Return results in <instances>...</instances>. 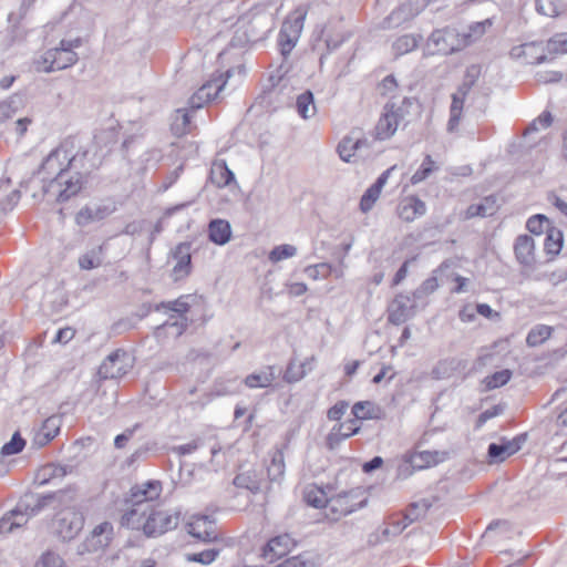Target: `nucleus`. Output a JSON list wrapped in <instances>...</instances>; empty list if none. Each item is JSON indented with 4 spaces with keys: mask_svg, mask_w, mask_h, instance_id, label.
<instances>
[{
    "mask_svg": "<svg viewBox=\"0 0 567 567\" xmlns=\"http://www.w3.org/2000/svg\"><path fill=\"white\" fill-rule=\"evenodd\" d=\"M89 151L75 137H68L51 151L42 163L41 171L53 176L43 185L49 202L63 203L80 193L84 177L93 165H87Z\"/></svg>",
    "mask_w": 567,
    "mask_h": 567,
    "instance_id": "nucleus-1",
    "label": "nucleus"
},
{
    "mask_svg": "<svg viewBox=\"0 0 567 567\" xmlns=\"http://www.w3.org/2000/svg\"><path fill=\"white\" fill-rule=\"evenodd\" d=\"M81 45L82 40L80 38L61 40L56 48L47 50L41 58L37 60V69L50 73L74 65L79 60L74 50Z\"/></svg>",
    "mask_w": 567,
    "mask_h": 567,
    "instance_id": "nucleus-2",
    "label": "nucleus"
},
{
    "mask_svg": "<svg viewBox=\"0 0 567 567\" xmlns=\"http://www.w3.org/2000/svg\"><path fill=\"white\" fill-rule=\"evenodd\" d=\"M307 13L308 6L300 4L286 17L281 24L278 47L285 59L291 53L300 38Z\"/></svg>",
    "mask_w": 567,
    "mask_h": 567,
    "instance_id": "nucleus-3",
    "label": "nucleus"
},
{
    "mask_svg": "<svg viewBox=\"0 0 567 567\" xmlns=\"http://www.w3.org/2000/svg\"><path fill=\"white\" fill-rule=\"evenodd\" d=\"M245 65L243 63L237 66L228 69L225 74H218L217 76H213L209 81L204 83L196 93L190 97V107L192 110L200 109L205 103L214 101L218 97L220 91L224 89L228 79L238 74L241 78V82L245 76Z\"/></svg>",
    "mask_w": 567,
    "mask_h": 567,
    "instance_id": "nucleus-4",
    "label": "nucleus"
},
{
    "mask_svg": "<svg viewBox=\"0 0 567 567\" xmlns=\"http://www.w3.org/2000/svg\"><path fill=\"white\" fill-rule=\"evenodd\" d=\"M466 47L465 38L455 28L446 27L434 30L426 41L430 54H452Z\"/></svg>",
    "mask_w": 567,
    "mask_h": 567,
    "instance_id": "nucleus-5",
    "label": "nucleus"
},
{
    "mask_svg": "<svg viewBox=\"0 0 567 567\" xmlns=\"http://www.w3.org/2000/svg\"><path fill=\"white\" fill-rule=\"evenodd\" d=\"M405 104H410L408 97L402 100L401 105H398L393 101L385 103L383 112L373 130L374 140L385 141L395 134L400 122L404 117L403 106Z\"/></svg>",
    "mask_w": 567,
    "mask_h": 567,
    "instance_id": "nucleus-6",
    "label": "nucleus"
},
{
    "mask_svg": "<svg viewBox=\"0 0 567 567\" xmlns=\"http://www.w3.org/2000/svg\"><path fill=\"white\" fill-rule=\"evenodd\" d=\"M365 503L367 498L362 497L361 491L351 489L349 492H343L330 497L326 515L331 520H338L341 517L363 507Z\"/></svg>",
    "mask_w": 567,
    "mask_h": 567,
    "instance_id": "nucleus-7",
    "label": "nucleus"
},
{
    "mask_svg": "<svg viewBox=\"0 0 567 567\" xmlns=\"http://www.w3.org/2000/svg\"><path fill=\"white\" fill-rule=\"evenodd\" d=\"M83 526L84 516L75 506H69L59 512L54 522L55 533L63 540L75 538Z\"/></svg>",
    "mask_w": 567,
    "mask_h": 567,
    "instance_id": "nucleus-8",
    "label": "nucleus"
},
{
    "mask_svg": "<svg viewBox=\"0 0 567 567\" xmlns=\"http://www.w3.org/2000/svg\"><path fill=\"white\" fill-rule=\"evenodd\" d=\"M132 368V355L123 349H116L102 362L99 368V375L102 379H120L127 374Z\"/></svg>",
    "mask_w": 567,
    "mask_h": 567,
    "instance_id": "nucleus-9",
    "label": "nucleus"
},
{
    "mask_svg": "<svg viewBox=\"0 0 567 567\" xmlns=\"http://www.w3.org/2000/svg\"><path fill=\"white\" fill-rule=\"evenodd\" d=\"M415 299L413 295L396 293L386 307L388 322L393 326H400L410 320L415 315Z\"/></svg>",
    "mask_w": 567,
    "mask_h": 567,
    "instance_id": "nucleus-10",
    "label": "nucleus"
},
{
    "mask_svg": "<svg viewBox=\"0 0 567 567\" xmlns=\"http://www.w3.org/2000/svg\"><path fill=\"white\" fill-rule=\"evenodd\" d=\"M151 509L152 504H130V508L121 517V525L133 530H142L145 536L153 534L156 529L147 522Z\"/></svg>",
    "mask_w": 567,
    "mask_h": 567,
    "instance_id": "nucleus-11",
    "label": "nucleus"
},
{
    "mask_svg": "<svg viewBox=\"0 0 567 567\" xmlns=\"http://www.w3.org/2000/svg\"><path fill=\"white\" fill-rule=\"evenodd\" d=\"M163 492V484L158 480H148L131 487L126 504H152L158 499Z\"/></svg>",
    "mask_w": 567,
    "mask_h": 567,
    "instance_id": "nucleus-12",
    "label": "nucleus"
},
{
    "mask_svg": "<svg viewBox=\"0 0 567 567\" xmlns=\"http://www.w3.org/2000/svg\"><path fill=\"white\" fill-rule=\"evenodd\" d=\"M297 545L296 539L288 533L270 538L261 549V557L269 563L288 555Z\"/></svg>",
    "mask_w": 567,
    "mask_h": 567,
    "instance_id": "nucleus-13",
    "label": "nucleus"
},
{
    "mask_svg": "<svg viewBox=\"0 0 567 567\" xmlns=\"http://www.w3.org/2000/svg\"><path fill=\"white\" fill-rule=\"evenodd\" d=\"M181 520V514L178 512H166L155 509L152 504V509L148 514V520L154 529H156L153 534H146L147 537H156L161 536L164 533L176 528Z\"/></svg>",
    "mask_w": 567,
    "mask_h": 567,
    "instance_id": "nucleus-14",
    "label": "nucleus"
},
{
    "mask_svg": "<svg viewBox=\"0 0 567 567\" xmlns=\"http://www.w3.org/2000/svg\"><path fill=\"white\" fill-rule=\"evenodd\" d=\"M514 254L516 261L524 268L533 269L536 265V248L533 237L523 234L518 235L514 241Z\"/></svg>",
    "mask_w": 567,
    "mask_h": 567,
    "instance_id": "nucleus-15",
    "label": "nucleus"
},
{
    "mask_svg": "<svg viewBox=\"0 0 567 567\" xmlns=\"http://www.w3.org/2000/svg\"><path fill=\"white\" fill-rule=\"evenodd\" d=\"M188 533L203 542H212L217 538L215 522L207 515H195L187 524Z\"/></svg>",
    "mask_w": 567,
    "mask_h": 567,
    "instance_id": "nucleus-16",
    "label": "nucleus"
},
{
    "mask_svg": "<svg viewBox=\"0 0 567 567\" xmlns=\"http://www.w3.org/2000/svg\"><path fill=\"white\" fill-rule=\"evenodd\" d=\"M546 51L542 42H529L514 47L511 55L524 60L527 64H539L546 60Z\"/></svg>",
    "mask_w": 567,
    "mask_h": 567,
    "instance_id": "nucleus-17",
    "label": "nucleus"
},
{
    "mask_svg": "<svg viewBox=\"0 0 567 567\" xmlns=\"http://www.w3.org/2000/svg\"><path fill=\"white\" fill-rule=\"evenodd\" d=\"M426 212L425 203L415 195L403 197L396 206V215L406 223L413 221Z\"/></svg>",
    "mask_w": 567,
    "mask_h": 567,
    "instance_id": "nucleus-18",
    "label": "nucleus"
},
{
    "mask_svg": "<svg viewBox=\"0 0 567 567\" xmlns=\"http://www.w3.org/2000/svg\"><path fill=\"white\" fill-rule=\"evenodd\" d=\"M176 264L173 268L174 280H181L187 277L192 270L190 244L179 243L172 251Z\"/></svg>",
    "mask_w": 567,
    "mask_h": 567,
    "instance_id": "nucleus-19",
    "label": "nucleus"
},
{
    "mask_svg": "<svg viewBox=\"0 0 567 567\" xmlns=\"http://www.w3.org/2000/svg\"><path fill=\"white\" fill-rule=\"evenodd\" d=\"M61 425L62 420L59 415H52L45 419L33 435V445L43 447L49 444L60 433Z\"/></svg>",
    "mask_w": 567,
    "mask_h": 567,
    "instance_id": "nucleus-20",
    "label": "nucleus"
},
{
    "mask_svg": "<svg viewBox=\"0 0 567 567\" xmlns=\"http://www.w3.org/2000/svg\"><path fill=\"white\" fill-rule=\"evenodd\" d=\"M524 441L525 437L523 435L516 436L512 440L502 439L499 443L489 444L488 456L496 462H503L518 452Z\"/></svg>",
    "mask_w": 567,
    "mask_h": 567,
    "instance_id": "nucleus-21",
    "label": "nucleus"
},
{
    "mask_svg": "<svg viewBox=\"0 0 567 567\" xmlns=\"http://www.w3.org/2000/svg\"><path fill=\"white\" fill-rule=\"evenodd\" d=\"M66 498H72V496L68 492L60 491L53 495L44 496L42 498V502L38 505V508H32L30 514L28 513V507H25V509L23 511L21 508V505H18L14 509L10 511L9 514L12 516L11 518L14 523L16 528H20L28 523L30 516L34 515L37 511H39L40 507H42L47 503V501L58 499L59 502H63Z\"/></svg>",
    "mask_w": 567,
    "mask_h": 567,
    "instance_id": "nucleus-22",
    "label": "nucleus"
},
{
    "mask_svg": "<svg viewBox=\"0 0 567 567\" xmlns=\"http://www.w3.org/2000/svg\"><path fill=\"white\" fill-rule=\"evenodd\" d=\"M393 169L394 167H390L386 171H384L362 195L360 200V209L362 213H368L369 210L372 209L373 205L380 197L381 190L385 183L388 182V178Z\"/></svg>",
    "mask_w": 567,
    "mask_h": 567,
    "instance_id": "nucleus-23",
    "label": "nucleus"
},
{
    "mask_svg": "<svg viewBox=\"0 0 567 567\" xmlns=\"http://www.w3.org/2000/svg\"><path fill=\"white\" fill-rule=\"evenodd\" d=\"M449 453L445 451H420L414 452L408 457V462L414 468H426L435 466L447 458Z\"/></svg>",
    "mask_w": 567,
    "mask_h": 567,
    "instance_id": "nucleus-24",
    "label": "nucleus"
},
{
    "mask_svg": "<svg viewBox=\"0 0 567 567\" xmlns=\"http://www.w3.org/2000/svg\"><path fill=\"white\" fill-rule=\"evenodd\" d=\"M209 182L218 188L236 183L234 173L228 168L224 159H215L212 163Z\"/></svg>",
    "mask_w": 567,
    "mask_h": 567,
    "instance_id": "nucleus-25",
    "label": "nucleus"
},
{
    "mask_svg": "<svg viewBox=\"0 0 567 567\" xmlns=\"http://www.w3.org/2000/svg\"><path fill=\"white\" fill-rule=\"evenodd\" d=\"M114 528L110 522H103L94 527L87 542L90 549H103L110 545L113 539Z\"/></svg>",
    "mask_w": 567,
    "mask_h": 567,
    "instance_id": "nucleus-26",
    "label": "nucleus"
},
{
    "mask_svg": "<svg viewBox=\"0 0 567 567\" xmlns=\"http://www.w3.org/2000/svg\"><path fill=\"white\" fill-rule=\"evenodd\" d=\"M363 146H369V142L367 138L344 136L339 143L337 151L342 161L351 162L357 151H359Z\"/></svg>",
    "mask_w": 567,
    "mask_h": 567,
    "instance_id": "nucleus-27",
    "label": "nucleus"
},
{
    "mask_svg": "<svg viewBox=\"0 0 567 567\" xmlns=\"http://www.w3.org/2000/svg\"><path fill=\"white\" fill-rule=\"evenodd\" d=\"M409 523L406 518H404L402 513H394L386 517L381 528L382 539H389L390 537L398 536L401 534L406 527Z\"/></svg>",
    "mask_w": 567,
    "mask_h": 567,
    "instance_id": "nucleus-28",
    "label": "nucleus"
},
{
    "mask_svg": "<svg viewBox=\"0 0 567 567\" xmlns=\"http://www.w3.org/2000/svg\"><path fill=\"white\" fill-rule=\"evenodd\" d=\"M112 210L107 206L83 207L75 217L76 224L86 226L90 223L99 221L106 218Z\"/></svg>",
    "mask_w": 567,
    "mask_h": 567,
    "instance_id": "nucleus-29",
    "label": "nucleus"
},
{
    "mask_svg": "<svg viewBox=\"0 0 567 567\" xmlns=\"http://www.w3.org/2000/svg\"><path fill=\"white\" fill-rule=\"evenodd\" d=\"M209 239L216 245H225L231 236L230 225L225 219H214L208 225Z\"/></svg>",
    "mask_w": 567,
    "mask_h": 567,
    "instance_id": "nucleus-30",
    "label": "nucleus"
},
{
    "mask_svg": "<svg viewBox=\"0 0 567 567\" xmlns=\"http://www.w3.org/2000/svg\"><path fill=\"white\" fill-rule=\"evenodd\" d=\"M104 259V246H95L82 255H80L78 262L82 270H92L102 266Z\"/></svg>",
    "mask_w": 567,
    "mask_h": 567,
    "instance_id": "nucleus-31",
    "label": "nucleus"
},
{
    "mask_svg": "<svg viewBox=\"0 0 567 567\" xmlns=\"http://www.w3.org/2000/svg\"><path fill=\"white\" fill-rule=\"evenodd\" d=\"M421 40L422 37L420 34H403L396 38L392 43L394 58H400L414 51L419 47Z\"/></svg>",
    "mask_w": 567,
    "mask_h": 567,
    "instance_id": "nucleus-32",
    "label": "nucleus"
},
{
    "mask_svg": "<svg viewBox=\"0 0 567 567\" xmlns=\"http://www.w3.org/2000/svg\"><path fill=\"white\" fill-rule=\"evenodd\" d=\"M496 210V200L492 196L485 197L482 202L472 204L464 213L465 219L475 217L492 216Z\"/></svg>",
    "mask_w": 567,
    "mask_h": 567,
    "instance_id": "nucleus-33",
    "label": "nucleus"
},
{
    "mask_svg": "<svg viewBox=\"0 0 567 567\" xmlns=\"http://www.w3.org/2000/svg\"><path fill=\"white\" fill-rule=\"evenodd\" d=\"M303 499L315 508H328L330 497H328V492L324 488L310 485L303 492Z\"/></svg>",
    "mask_w": 567,
    "mask_h": 567,
    "instance_id": "nucleus-34",
    "label": "nucleus"
},
{
    "mask_svg": "<svg viewBox=\"0 0 567 567\" xmlns=\"http://www.w3.org/2000/svg\"><path fill=\"white\" fill-rule=\"evenodd\" d=\"M563 233L556 227H550L546 231V238L544 243V250L551 258L556 257L563 248Z\"/></svg>",
    "mask_w": 567,
    "mask_h": 567,
    "instance_id": "nucleus-35",
    "label": "nucleus"
},
{
    "mask_svg": "<svg viewBox=\"0 0 567 567\" xmlns=\"http://www.w3.org/2000/svg\"><path fill=\"white\" fill-rule=\"evenodd\" d=\"M465 97H466V95H463L462 93H460V89L457 90L456 93H454L452 95V103H451V107H450V120L447 123V130L450 132L455 131L460 124Z\"/></svg>",
    "mask_w": 567,
    "mask_h": 567,
    "instance_id": "nucleus-36",
    "label": "nucleus"
},
{
    "mask_svg": "<svg viewBox=\"0 0 567 567\" xmlns=\"http://www.w3.org/2000/svg\"><path fill=\"white\" fill-rule=\"evenodd\" d=\"M351 413L360 420L378 419L380 408L371 401H359L352 405Z\"/></svg>",
    "mask_w": 567,
    "mask_h": 567,
    "instance_id": "nucleus-37",
    "label": "nucleus"
},
{
    "mask_svg": "<svg viewBox=\"0 0 567 567\" xmlns=\"http://www.w3.org/2000/svg\"><path fill=\"white\" fill-rule=\"evenodd\" d=\"M267 473L271 481L282 477L285 473V456L282 451L276 449L270 453V462L267 465Z\"/></svg>",
    "mask_w": 567,
    "mask_h": 567,
    "instance_id": "nucleus-38",
    "label": "nucleus"
},
{
    "mask_svg": "<svg viewBox=\"0 0 567 567\" xmlns=\"http://www.w3.org/2000/svg\"><path fill=\"white\" fill-rule=\"evenodd\" d=\"M296 109L298 114L308 120L316 114V105L313 100V94L310 91H306L301 93L296 101Z\"/></svg>",
    "mask_w": 567,
    "mask_h": 567,
    "instance_id": "nucleus-39",
    "label": "nucleus"
},
{
    "mask_svg": "<svg viewBox=\"0 0 567 567\" xmlns=\"http://www.w3.org/2000/svg\"><path fill=\"white\" fill-rule=\"evenodd\" d=\"M172 131L177 136H183L192 131L190 114L187 110H177L172 123Z\"/></svg>",
    "mask_w": 567,
    "mask_h": 567,
    "instance_id": "nucleus-40",
    "label": "nucleus"
},
{
    "mask_svg": "<svg viewBox=\"0 0 567 567\" xmlns=\"http://www.w3.org/2000/svg\"><path fill=\"white\" fill-rule=\"evenodd\" d=\"M553 328L546 324L535 326L526 337V343L528 347H537L544 343L550 338Z\"/></svg>",
    "mask_w": 567,
    "mask_h": 567,
    "instance_id": "nucleus-41",
    "label": "nucleus"
},
{
    "mask_svg": "<svg viewBox=\"0 0 567 567\" xmlns=\"http://www.w3.org/2000/svg\"><path fill=\"white\" fill-rule=\"evenodd\" d=\"M353 436V434H347V430L343 429V425L337 423L332 426L330 432L327 434L324 440V445L328 450L333 451L347 439Z\"/></svg>",
    "mask_w": 567,
    "mask_h": 567,
    "instance_id": "nucleus-42",
    "label": "nucleus"
},
{
    "mask_svg": "<svg viewBox=\"0 0 567 567\" xmlns=\"http://www.w3.org/2000/svg\"><path fill=\"white\" fill-rule=\"evenodd\" d=\"M492 25L493 21L491 19L472 23L468 28V32L462 33L465 38L466 47L482 38Z\"/></svg>",
    "mask_w": 567,
    "mask_h": 567,
    "instance_id": "nucleus-43",
    "label": "nucleus"
},
{
    "mask_svg": "<svg viewBox=\"0 0 567 567\" xmlns=\"http://www.w3.org/2000/svg\"><path fill=\"white\" fill-rule=\"evenodd\" d=\"M275 379V368L269 365L258 373L250 374V386L266 388L271 385Z\"/></svg>",
    "mask_w": 567,
    "mask_h": 567,
    "instance_id": "nucleus-44",
    "label": "nucleus"
},
{
    "mask_svg": "<svg viewBox=\"0 0 567 567\" xmlns=\"http://www.w3.org/2000/svg\"><path fill=\"white\" fill-rule=\"evenodd\" d=\"M482 68L478 64H472L466 68L463 83L460 85V93L467 95L472 86L481 76Z\"/></svg>",
    "mask_w": 567,
    "mask_h": 567,
    "instance_id": "nucleus-45",
    "label": "nucleus"
},
{
    "mask_svg": "<svg viewBox=\"0 0 567 567\" xmlns=\"http://www.w3.org/2000/svg\"><path fill=\"white\" fill-rule=\"evenodd\" d=\"M553 227L550 220L545 215H534L526 221V228L534 235L546 233L548 228Z\"/></svg>",
    "mask_w": 567,
    "mask_h": 567,
    "instance_id": "nucleus-46",
    "label": "nucleus"
},
{
    "mask_svg": "<svg viewBox=\"0 0 567 567\" xmlns=\"http://www.w3.org/2000/svg\"><path fill=\"white\" fill-rule=\"evenodd\" d=\"M437 167L431 155H425L423 163L411 177L412 184H419L426 179Z\"/></svg>",
    "mask_w": 567,
    "mask_h": 567,
    "instance_id": "nucleus-47",
    "label": "nucleus"
},
{
    "mask_svg": "<svg viewBox=\"0 0 567 567\" xmlns=\"http://www.w3.org/2000/svg\"><path fill=\"white\" fill-rule=\"evenodd\" d=\"M196 297L192 295L182 296L174 301L163 302L159 307H157V309L164 308L183 315L189 310L190 301H194Z\"/></svg>",
    "mask_w": 567,
    "mask_h": 567,
    "instance_id": "nucleus-48",
    "label": "nucleus"
},
{
    "mask_svg": "<svg viewBox=\"0 0 567 567\" xmlns=\"http://www.w3.org/2000/svg\"><path fill=\"white\" fill-rule=\"evenodd\" d=\"M444 264L440 266L437 270L433 271V275L425 279L417 289H415L412 293L414 298H422L424 296H429L433 293L439 287V280L435 274L443 268Z\"/></svg>",
    "mask_w": 567,
    "mask_h": 567,
    "instance_id": "nucleus-49",
    "label": "nucleus"
},
{
    "mask_svg": "<svg viewBox=\"0 0 567 567\" xmlns=\"http://www.w3.org/2000/svg\"><path fill=\"white\" fill-rule=\"evenodd\" d=\"M429 507L430 505L425 501L415 502L410 504L405 512H403L402 514L410 525L413 522L423 517L426 514Z\"/></svg>",
    "mask_w": 567,
    "mask_h": 567,
    "instance_id": "nucleus-50",
    "label": "nucleus"
},
{
    "mask_svg": "<svg viewBox=\"0 0 567 567\" xmlns=\"http://www.w3.org/2000/svg\"><path fill=\"white\" fill-rule=\"evenodd\" d=\"M307 374V371L302 367H299L296 360H290L286 367L282 379L287 383H296L302 380Z\"/></svg>",
    "mask_w": 567,
    "mask_h": 567,
    "instance_id": "nucleus-51",
    "label": "nucleus"
},
{
    "mask_svg": "<svg viewBox=\"0 0 567 567\" xmlns=\"http://www.w3.org/2000/svg\"><path fill=\"white\" fill-rule=\"evenodd\" d=\"M297 254V248L289 244H284L276 246L270 252H269V260L271 262H278L284 259H288L293 257Z\"/></svg>",
    "mask_w": 567,
    "mask_h": 567,
    "instance_id": "nucleus-52",
    "label": "nucleus"
},
{
    "mask_svg": "<svg viewBox=\"0 0 567 567\" xmlns=\"http://www.w3.org/2000/svg\"><path fill=\"white\" fill-rule=\"evenodd\" d=\"M332 266L328 262H320L313 266H308L305 269L307 276L312 280L326 279L332 274Z\"/></svg>",
    "mask_w": 567,
    "mask_h": 567,
    "instance_id": "nucleus-53",
    "label": "nucleus"
},
{
    "mask_svg": "<svg viewBox=\"0 0 567 567\" xmlns=\"http://www.w3.org/2000/svg\"><path fill=\"white\" fill-rule=\"evenodd\" d=\"M219 551L220 550L216 549V548L205 549L199 553L186 555V560L193 561V563H199L202 565H209L218 557Z\"/></svg>",
    "mask_w": 567,
    "mask_h": 567,
    "instance_id": "nucleus-54",
    "label": "nucleus"
},
{
    "mask_svg": "<svg viewBox=\"0 0 567 567\" xmlns=\"http://www.w3.org/2000/svg\"><path fill=\"white\" fill-rule=\"evenodd\" d=\"M25 446V441L20 433L16 432L11 440L6 443L1 449V454L4 456L14 455L20 453Z\"/></svg>",
    "mask_w": 567,
    "mask_h": 567,
    "instance_id": "nucleus-55",
    "label": "nucleus"
},
{
    "mask_svg": "<svg viewBox=\"0 0 567 567\" xmlns=\"http://www.w3.org/2000/svg\"><path fill=\"white\" fill-rule=\"evenodd\" d=\"M546 50L550 54L567 52V33H559L548 40Z\"/></svg>",
    "mask_w": 567,
    "mask_h": 567,
    "instance_id": "nucleus-56",
    "label": "nucleus"
},
{
    "mask_svg": "<svg viewBox=\"0 0 567 567\" xmlns=\"http://www.w3.org/2000/svg\"><path fill=\"white\" fill-rule=\"evenodd\" d=\"M398 89V81L392 74L386 75L378 85L380 94L382 96L390 97L391 100L395 97Z\"/></svg>",
    "mask_w": 567,
    "mask_h": 567,
    "instance_id": "nucleus-57",
    "label": "nucleus"
},
{
    "mask_svg": "<svg viewBox=\"0 0 567 567\" xmlns=\"http://www.w3.org/2000/svg\"><path fill=\"white\" fill-rule=\"evenodd\" d=\"M64 474L65 471L63 470V467L53 464H48L39 471L37 478L40 481V484H45L49 482L50 478L54 476H63Z\"/></svg>",
    "mask_w": 567,
    "mask_h": 567,
    "instance_id": "nucleus-58",
    "label": "nucleus"
},
{
    "mask_svg": "<svg viewBox=\"0 0 567 567\" xmlns=\"http://www.w3.org/2000/svg\"><path fill=\"white\" fill-rule=\"evenodd\" d=\"M511 375L512 373L509 370L497 371L486 378V385L488 389L502 386L509 381Z\"/></svg>",
    "mask_w": 567,
    "mask_h": 567,
    "instance_id": "nucleus-59",
    "label": "nucleus"
},
{
    "mask_svg": "<svg viewBox=\"0 0 567 567\" xmlns=\"http://www.w3.org/2000/svg\"><path fill=\"white\" fill-rule=\"evenodd\" d=\"M35 567H63L62 558L52 551L44 553Z\"/></svg>",
    "mask_w": 567,
    "mask_h": 567,
    "instance_id": "nucleus-60",
    "label": "nucleus"
},
{
    "mask_svg": "<svg viewBox=\"0 0 567 567\" xmlns=\"http://www.w3.org/2000/svg\"><path fill=\"white\" fill-rule=\"evenodd\" d=\"M553 123V116L549 111H544L524 132V135L529 134L530 132L537 131V125L546 128L549 127Z\"/></svg>",
    "mask_w": 567,
    "mask_h": 567,
    "instance_id": "nucleus-61",
    "label": "nucleus"
},
{
    "mask_svg": "<svg viewBox=\"0 0 567 567\" xmlns=\"http://www.w3.org/2000/svg\"><path fill=\"white\" fill-rule=\"evenodd\" d=\"M349 406V403L347 401H338L336 404H333L331 408L327 411V417L330 421H340L341 417L344 415L347 409Z\"/></svg>",
    "mask_w": 567,
    "mask_h": 567,
    "instance_id": "nucleus-62",
    "label": "nucleus"
},
{
    "mask_svg": "<svg viewBox=\"0 0 567 567\" xmlns=\"http://www.w3.org/2000/svg\"><path fill=\"white\" fill-rule=\"evenodd\" d=\"M17 112L12 101L0 102V124L11 118Z\"/></svg>",
    "mask_w": 567,
    "mask_h": 567,
    "instance_id": "nucleus-63",
    "label": "nucleus"
},
{
    "mask_svg": "<svg viewBox=\"0 0 567 567\" xmlns=\"http://www.w3.org/2000/svg\"><path fill=\"white\" fill-rule=\"evenodd\" d=\"M548 202L553 204L561 214L567 216V202L561 199L558 195L555 193L548 194L547 197Z\"/></svg>",
    "mask_w": 567,
    "mask_h": 567,
    "instance_id": "nucleus-64",
    "label": "nucleus"
}]
</instances>
